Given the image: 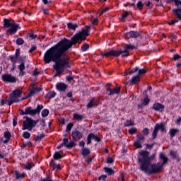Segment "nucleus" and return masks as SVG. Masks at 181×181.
<instances>
[{
  "label": "nucleus",
  "instance_id": "nucleus-1",
  "mask_svg": "<svg viewBox=\"0 0 181 181\" xmlns=\"http://www.w3.org/2000/svg\"><path fill=\"white\" fill-rule=\"evenodd\" d=\"M90 29L91 25H86L72 36L71 40L64 37L45 52L43 57L45 63L46 64H49L52 62L55 63L52 66L56 71L54 77H60L64 71L71 70L70 57L66 55V52L69 49H71L74 45H77V43L81 45L83 41L86 40L87 36H90Z\"/></svg>",
  "mask_w": 181,
  "mask_h": 181
},
{
  "label": "nucleus",
  "instance_id": "nucleus-2",
  "mask_svg": "<svg viewBox=\"0 0 181 181\" xmlns=\"http://www.w3.org/2000/svg\"><path fill=\"white\" fill-rule=\"evenodd\" d=\"M139 156L137 158L138 163L139 164V169L144 173H148L149 176L151 175H155V173H150L151 165L152 160H155L156 153H153L149 156V152L146 150H141L139 153Z\"/></svg>",
  "mask_w": 181,
  "mask_h": 181
},
{
  "label": "nucleus",
  "instance_id": "nucleus-3",
  "mask_svg": "<svg viewBox=\"0 0 181 181\" xmlns=\"http://www.w3.org/2000/svg\"><path fill=\"white\" fill-rule=\"evenodd\" d=\"M136 49V47L132 44L125 45L124 49H111L107 52H101L100 56L102 57H128L129 56V51Z\"/></svg>",
  "mask_w": 181,
  "mask_h": 181
},
{
  "label": "nucleus",
  "instance_id": "nucleus-4",
  "mask_svg": "<svg viewBox=\"0 0 181 181\" xmlns=\"http://www.w3.org/2000/svg\"><path fill=\"white\" fill-rule=\"evenodd\" d=\"M159 158L161 160H163V163L160 162L157 163H152L151 165V170H149V173H155V175H158V173H160L162 172V169L164 165L168 163V160L169 158L165 156L163 153H160Z\"/></svg>",
  "mask_w": 181,
  "mask_h": 181
},
{
  "label": "nucleus",
  "instance_id": "nucleus-5",
  "mask_svg": "<svg viewBox=\"0 0 181 181\" xmlns=\"http://www.w3.org/2000/svg\"><path fill=\"white\" fill-rule=\"evenodd\" d=\"M43 108V105L40 104L37 105L35 109H33L32 107L28 106L25 109V110H20V115H30L31 117H35V115H37V114L39 115V114H40V112Z\"/></svg>",
  "mask_w": 181,
  "mask_h": 181
},
{
  "label": "nucleus",
  "instance_id": "nucleus-6",
  "mask_svg": "<svg viewBox=\"0 0 181 181\" xmlns=\"http://www.w3.org/2000/svg\"><path fill=\"white\" fill-rule=\"evenodd\" d=\"M174 2L177 8H174L172 10L174 16L178 19V21H181V1L180 0H167V4H172Z\"/></svg>",
  "mask_w": 181,
  "mask_h": 181
},
{
  "label": "nucleus",
  "instance_id": "nucleus-7",
  "mask_svg": "<svg viewBox=\"0 0 181 181\" xmlns=\"http://www.w3.org/2000/svg\"><path fill=\"white\" fill-rule=\"evenodd\" d=\"M25 118V121L23 122L22 129L23 131H25V129H28V131H32L33 128H35V124L33 119L29 117H24Z\"/></svg>",
  "mask_w": 181,
  "mask_h": 181
},
{
  "label": "nucleus",
  "instance_id": "nucleus-8",
  "mask_svg": "<svg viewBox=\"0 0 181 181\" xmlns=\"http://www.w3.org/2000/svg\"><path fill=\"white\" fill-rule=\"evenodd\" d=\"M1 80L4 83H16L18 81V78H16L15 76H12V74H4L1 75Z\"/></svg>",
  "mask_w": 181,
  "mask_h": 181
},
{
  "label": "nucleus",
  "instance_id": "nucleus-9",
  "mask_svg": "<svg viewBox=\"0 0 181 181\" xmlns=\"http://www.w3.org/2000/svg\"><path fill=\"white\" fill-rule=\"evenodd\" d=\"M13 177L14 180H23L26 177V173H21V171L16 170L12 171Z\"/></svg>",
  "mask_w": 181,
  "mask_h": 181
},
{
  "label": "nucleus",
  "instance_id": "nucleus-10",
  "mask_svg": "<svg viewBox=\"0 0 181 181\" xmlns=\"http://www.w3.org/2000/svg\"><path fill=\"white\" fill-rule=\"evenodd\" d=\"M93 139L95 141V142H101V138L100 136L94 134L93 133H90L86 138V145H91Z\"/></svg>",
  "mask_w": 181,
  "mask_h": 181
},
{
  "label": "nucleus",
  "instance_id": "nucleus-11",
  "mask_svg": "<svg viewBox=\"0 0 181 181\" xmlns=\"http://www.w3.org/2000/svg\"><path fill=\"white\" fill-rule=\"evenodd\" d=\"M18 29H21L19 24L13 23V25H11L7 30L6 33H8V35H11L12 36L17 33Z\"/></svg>",
  "mask_w": 181,
  "mask_h": 181
},
{
  "label": "nucleus",
  "instance_id": "nucleus-12",
  "mask_svg": "<svg viewBox=\"0 0 181 181\" xmlns=\"http://www.w3.org/2000/svg\"><path fill=\"white\" fill-rule=\"evenodd\" d=\"M144 139H145V136H144V135H137V138L134 142V146L136 149H141V148H142V141H144Z\"/></svg>",
  "mask_w": 181,
  "mask_h": 181
},
{
  "label": "nucleus",
  "instance_id": "nucleus-13",
  "mask_svg": "<svg viewBox=\"0 0 181 181\" xmlns=\"http://www.w3.org/2000/svg\"><path fill=\"white\" fill-rule=\"evenodd\" d=\"M71 136L73 141L75 142H78L81 138H83V133L80 131L75 129L74 132H71Z\"/></svg>",
  "mask_w": 181,
  "mask_h": 181
},
{
  "label": "nucleus",
  "instance_id": "nucleus-14",
  "mask_svg": "<svg viewBox=\"0 0 181 181\" xmlns=\"http://www.w3.org/2000/svg\"><path fill=\"white\" fill-rule=\"evenodd\" d=\"M19 56H21V49H16L14 54L8 56V59L12 64H16V62H18V57H19Z\"/></svg>",
  "mask_w": 181,
  "mask_h": 181
},
{
  "label": "nucleus",
  "instance_id": "nucleus-15",
  "mask_svg": "<svg viewBox=\"0 0 181 181\" xmlns=\"http://www.w3.org/2000/svg\"><path fill=\"white\" fill-rule=\"evenodd\" d=\"M106 91H109L108 95H114V94H119L121 93V88H111V83H107Z\"/></svg>",
  "mask_w": 181,
  "mask_h": 181
},
{
  "label": "nucleus",
  "instance_id": "nucleus-16",
  "mask_svg": "<svg viewBox=\"0 0 181 181\" xmlns=\"http://www.w3.org/2000/svg\"><path fill=\"white\" fill-rule=\"evenodd\" d=\"M139 36H141L139 32L134 30H131L125 35L127 39H136V37H139Z\"/></svg>",
  "mask_w": 181,
  "mask_h": 181
},
{
  "label": "nucleus",
  "instance_id": "nucleus-17",
  "mask_svg": "<svg viewBox=\"0 0 181 181\" xmlns=\"http://www.w3.org/2000/svg\"><path fill=\"white\" fill-rule=\"evenodd\" d=\"M152 110H154V111H158V112H163L165 110V105L160 103H156L153 105Z\"/></svg>",
  "mask_w": 181,
  "mask_h": 181
},
{
  "label": "nucleus",
  "instance_id": "nucleus-18",
  "mask_svg": "<svg viewBox=\"0 0 181 181\" xmlns=\"http://www.w3.org/2000/svg\"><path fill=\"white\" fill-rule=\"evenodd\" d=\"M18 69L20 71L18 76L20 77H23L25 74H26V67L25 66V62L23 60L21 61V63L18 65Z\"/></svg>",
  "mask_w": 181,
  "mask_h": 181
},
{
  "label": "nucleus",
  "instance_id": "nucleus-19",
  "mask_svg": "<svg viewBox=\"0 0 181 181\" xmlns=\"http://www.w3.org/2000/svg\"><path fill=\"white\" fill-rule=\"evenodd\" d=\"M56 88L58 91H62L64 93L67 90V85L63 82H58L56 84Z\"/></svg>",
  "mask_w": 181,
  "mask_h": 181
},
{
  "label": "nucleus",
  "instance_id": "nucleus-20",
  "mask_svg": "<svg viewBox=\"0 0 181 181\" xmlns=\"http://www.w3.org/2000/svg\"><path fill=\"white\" fill-rule=\"evenodd\" d=\"M148 90H146L144 91V95H145V98L141 100V104L144 107H146L151 103V99L148 97Z\"/></svg>",
  "mask_w": 181,
  "mask_h": 181
},
{
  "label": "nucleus",
  "instance_id": "nucleus-21",
  "mask_svg": "<svg viewBox=\"0 0 181 181\" xmlns=\"http://www.w3.org/2000/svg\"><path fill=\"white\" fill-rule=\"evenodd\" d=\"M73 119L74 121H78V122H81L84 119V117L78 113L73 114Z\"/></svg>",
  "mask_w": 181,
  "mask_h": 181
},
{
  "label": "nucleus",
  "instance_id": "nucleus-22",
  "mask_svg": "<svg viewBox=\"0 0 181 181\" xmlns=\"http://www.w3.org/2000/svg\"><path fill=\"white\" fill-rule=\"evenodd\" d=\"M91 153V151L88 148H81V155L83 156V158H86V156H88Z\"/></svg>",
  "mask_w": 181,
  "mask_h": 181
},
{
  "label": "nucleus",
  "instance_id": "nucleus-23",
  "mask_svg": "<svg viewBox=\"0 0 181 181\" xmlns=\"http://www.w3.org/2000/svg\"><path fill=\"white\" fill-rule=\"evenodd\" d=\"M49 165L51 168H52V170H54V169H57L58 170H62V166H60V164H56L54 163V160H52L49 163Z\"/></svg>",
  "mask_w": 181,
  "mask_h": 181
},
{
  "label": "nucleus",
  "instance_id": "nucleus-24",
  "mask_svg": "<svg viewBox=\"0 0 181 181\" xmlns=\"http://www.w3.org/2000/svg\"><path fill=\"white\" fill-rule=\"evenodd\" d=\"M170 156L172 158V159H177L178 162L180 159V157H179V154H177V151H175L173 150L170 151Z\"/></svg>",
  "mask_w": 181,
  "mask_h": 181
},
{
  "label": "nucleus",
  "instance_id": "nucleus-25",
  "mask_svg": "<svg viewBox=\"0 0 181 181\" xmlns=\"http://www.w3.org/2000/svg\"><path fill=\"white\" fill-rule=\"evenodd\" d=\"M103 170L105 172V173H107L108 176H111L112 175L115 174V171L111 168L104 167Z\"/></svg>",
  "mask_w": 181,
  "mask_h": 181
},
{
  "label": "nucleus",
  "instance_id": "nucleus-26",
  "mask_svg": "<svg viewBox=\"0 0 181 181\" xmlns=\"http://www.w3.org/2000/svg\"><path fill=\"white\" fill-rule=\"evenodd\" d=\"M179 132V129H170L169 130V135H170V138H171V139L173 138H175V136Z\"/></svg>",
  "mask_w": 181,
  "mask_h": 181
},
{
  "label": "nucleus",
  "instance_id": "nucleus-27",
  "mask_svg": "<svg viewBox=\"0 0 181 181\" xmlns=\"http://www.w3.org/2000/svg\"><path fill=\"white\" fill-rule=\"evenodd\" d=\"M57 95V93L54 91L48 92L45 96V98H49V100H52V98H54Z\"/></svg>",
  "mask_w": 181,
  "mask_h": 181
},
{
  "label": "nucleus",
  "instance_id": "nucleus-28",
  "mask_svg": "<svg viewBox=\"0 0 181 181\" xmlns=\"http://www.w3.org/2000/svg\"><path fill=\"white\" fill-rule=\"evenodd\" d=\"M4 28H9L10 26H11L13 25L12 23H11V20L8 19V18H4Z\"/></svg>",
  "mask_w": 181,
  "mask_h": 181
},
{
  "label": "nucleus",
  "instance_id": "nucleus-29",
  "mask_svg": "<svg viewBox=\"0 0 181 181\" xmlns=\"http://www.w3.org/2000/svg\"><path fill=\"white\" fill-rule=\"evenodd\" d=\"M77 144H76V141L74 140L71 141V142L66 143L65 146L67 149H72V148H74Z\"/></svg>",
  "mask_w": 181,
  "mask_h": 181
},
{
  "label": "nucleus",
  "instance_id": "nucleus-30",
  "mask_svg": "<svg viewBox=\"0 0 181 181\" xmlns=\"http://www.w3.org/2000/svg\"><path fill=\"white\" fill-rule=\"evenodd\" d=\"M139 70V67L136 66L135 68H133L131 71H126L124 73V76H128L129 74H134V73H136Z\"/></svg>",
  "mask_w": 181,
  "mask_h": 181
},
{
  "label": "nucleus",
  "instance_id": "nucleus-31",
  "mask_svg": "<svg viewBox=\"0 0 181 181\" xmlns=\"http://www.w3.org/2000/svg\"><path fill=\"white\" fill-rule=\"evenodd\" d=\"M139 81H141V78L139 77V75L133 76L131 80L132 84H136V83H139Z\"/></svg>",
  "mask_w": 181,
  "mask_h": 181
},
{
  "label": "nucleus",
  "instance_id": "nucleus-32",
  "mask_svg": "<svg viewBox=\"0 0 181 181\" xmlns=\"http://www.w3.org/2000/svg\"><path fill=\"white\" fill-rule=\"evenodd\" d=\"M53 158L55 160H59V159H63V156L62 154H60V152L55 151V153L53 155Z\"/></svg>",
  "mask_w": 181,
  "mask_h": 181
},
{
  "label": "nucleus",
  "instance_id": "nucleus-33",
  "mask_svg": "<svg viewBox=\"0 0 181 181\" xmlns=\"http://www.w3.org/2000/svg\"><path fill=\"white\" fill-rule=\"evenodd\" d=\"M156 126H157V128H158V130H160L161 132H165L166 127H165V124H163V122H160V124L157 123Z\"/></svg>",
  "mask_w": 181,
  "mask_h": 181
},
{
  "label": "nucleus",
  "instance_id": "nucleus-34",
  "mask_svg": "<svg viewBox=\"0 0 181 181\" xmlns=\"http://www.w3.org/2000/svg\"><path fill=\"white\" fill-rule=\"evenodd\" d=\"M45 137H46V134H42L40 136L34 135V141H35V142H39L40 141H42L43 138H45Z\"/></svg>",
  "mask_w": 181,
  "mask_h": 181
},
{
  "label": "nucleus",
  "instance_id": "nucleus-35",
  "mask_svg": "<svg viewBox=\"0 0 181 181\" xmlns=\"http://www.w3.org/2000/svg\"><path fill=\"white\" fill-rule=\"evenodd\" d=\"M66 144H69V139L67 138L63 139V142L60 145L57 146V149H62L63 146H66Z\"/></svg>",
  "mask_w": 181,
  "mask_h": 181
},
{
  "label": "nucleus",
  "instance_id": "nucleus-36",
  "mask_svg": "<svg viewBox=\"0 0 181 181\" xmlns=\"http://www.w3.org/2000/svg\"><path fill=\"white\" fill-rule=\"evenodd\" d=\"M11 94H13V95H14V94H15V96L19 98V97H21V95H22V90L16 89V90H13Z\"/></svg>",
  "mask_w": 181,
  "mask_h": 181
},
{
  "label": "nucleus",
  "instance_id": "nucleus-37",
  "mask_svg": "<svg viewBox=\"0 0 181 181\" xmlns=\"http://www.w3.org/2000/svg\"><path fill=\"white\" fill-rule=\"evenodd\" d=\"M67 28H68V29H71V30H76V28H78V25L77 24H73L71 23H68Z\"/></svg>",
  "mask_w": 181,
  "mask_h": 181
},
{
  "label": "nucleus",
  "instance_id": "nucleus-38",
  "mask_svg": "<svg viewBox=\"0 0 181 181\" xmlns=\"http://www.w3.org/2000/svg\"><path fill=\"white\" fill-rule=\"evenodd\" d=\"M134 125H135V123L131 119H127L124 123V127H134Z\"/></svg>",
  "mask_w": 181,
  "mask_h": 181
},
{
  "label": "nucleus",
  "instance_id": "nucleus-39",
  "mask_svg": "<svg viewBox=\"0 0 181 181\" xmlns=\"http://www.w3.org/2000/svg\"><path fill=\"white\" fill-rule=\"evenodd\" d=\"M74 126V124L72 122H70L66 125V134H70V132H71V129Z\"/></svg>",
  "mask_w": 181,
  "mask_h": 181
},
{
  "label": "nucleus",
  "instance_id": "nucleus-40",
  "mask_svg": "<svg viewBox=\"0 0 181 181\" xmlns=\"http://www.w3.org/2000/svg\"><path fill=\"white\" fill-rule=\"evenodd\" d=\"M9 98H10V100L11 101H14V103H19V101H21L19 99H18V98H17L16 95H15V93L14 95H13L12 93L10 94L9 95Z\"/></svg>",
  "mask_w": 181,
  "mask_h": 181
},
{
  "label": "nucleus",
  "instance_id": "nucleus-41",
  "mask_svg": "<svg viewBox=\"0 0 181 181\" xmlns=\"http://www.w3.org/2000/svg\"><path fill=\"white\" fill-rule=\"evenodd\" d=\"M90 49V45L87 43H83V45L81 47V49L82 52H87Z\"/></svg>",
  "mask_w": 181,
  "mask_h": 181
},
{
  "label": "nucleus",
  "instance_id": "nucleus-42",
  "mask_svg": "<svg viewBox=\"0 0 181 181\" xmlns=\"http://www.w3.org/2000/svg\"><path fill=\"white\" fill-rule=\"evenodd\" d=\"M41 115L42 118H46L49 115V109H44L41 112Z\"/></svg>",
  "mask_w": 181,
  "mask_h": 181
},
{
  "label": "nucleus",
  "instance_id": "nucleus-43",
  "mask_svg": "<svg viewBox=\"0 0 181 181\" xmlns=\"http://www.w3.org/2000/svg\"><path fill=\"white\" fill-rule=\"evenodd\" d=\"M129 13H131V11H124L123 13L122 14V21H124L126 18H128V16H129Z\"/></svg>",
  "mask_w": 181,
  "mask_h": 181
},
{
  "label": "nucleus",
  "instance_id": "nucleus-44",
  "mask_svg": "<svg viewBox=\"0 0 181 181\" xmlns=\"http://www.w3.org/2000/svg\"><path fill=\"white\" fill-rule=\"evenodd\" d=\"M35 94H36V90L35 89V88H33L30 90V93L27 95V98H30V97H33V95Z\"/></svg>",
  "mask_w": 181,
  "mask_h": 181
},
{
  "label": "nucleus",
  "instance_id": "nucleus-45",
  "mask_svg": "<svg viewBox=\"0 0 181 181\" xmlns=\"http://www.w3.org/2000/svg\"><path fill=\"white\" fill-rule=\"evenodd\" d=\"M87 108H93L94 105V98L91 99L86 105Z\"/></svg>",
  "mask_w": 181,
  "mask_h": 181
},
{
  "label": "nucleus",
  "instance_id": "nucleus-46",
  "mask_svg": "<svg viewBox=\"0 0 181 181\" xmlns=\"http://www.w3.org/2000/svg\"><path fill=\"white\" fill-rule=\"evenodd\" d=\"M138 74L139 76H142L144 74H146V73H147L148 70L145 69H140L139 68V70H138Z\"/></svg>",
  "mask_w": 181,
  "mask_h": 181
},
{
  "label": "nucleus",
  "instance_id": "nucleus-47",
  "mask_svg": "<svg viewBox=\"0 0 181 181\" xmlns=\"http://www.w3.org/2000/svg\"><path fill=\"white\" fill-rule=\"evenodd\" d=\"M23 43H25V40H23L21 37L17 38V40H16V45H18V46H22V45H23Z\"/></svg>",
  "mask_w": 181,
  "mask_h": 181
},
{
  "label": "nucleus",
  "instance_id": "nucleus-48",
  "mask_svg": "<svg viewBox=\"0 0 181 181\" xmlns=\"http://www.w3.org/2000/svg\"><path fill=\"white\" fill-rule=\"evenodd\" d=\"M136 7L139 11H142V9H144V4H142V1H138L136 4Z\"/></svg>",
  "mask_w": 181,
  "mask_h": 181
},
{
  "label": "nucleus",
  "instance_id": "nucleus-49",
  "mask_svg": "<svg viewBox=\"0 0 181 181\" xmlns=\"http://www.w3.org/2000/svg\"><path fill=\"white\" fill-rule=\"evenodd\" d=\"M137 132H138V129L135 127H133L129 129V135H134Z\"/></svg>",
  "mask_w": 181,
  "mask_h": 181
},
{
  "label": "nucleus",
  "instance_id": "nucleus-50",
  "mask_svg": "<svg viewBox=\"0 0 181 181\" xmlns=\"http://www.w3.org/2000/svg\"><path fill=\"white\" fill-rule=\"evenodd\" d=\"M4 138H6V139L11 140V136H12V135L11 134V132H4Z\"/></svg>",
  "mask_w": 181,
  "mask_h": 181
},
{
  "label": "nucleus",
  "instance_id": "nucleus-51",
  "mask_svg": "<svg viewBox=\"0 0 181 181\" xmlns=\"http://www.w3.org/2000/svg\"><path fill=\"white\" fill-rule=\"evenodd\" d=\"M23 136L25 139H29V138H30V133L28 132H24L23 133Z\"/></svg>",
  "mask_w": 181,
  "mask_h": 181
},
{
  "label": "nucleus",
  "instance_id": "nucleus-52",
  "mask_svg": "<svg viewBox=\"0 0 181 181\" xmlns=\"http://www.w3.org/2000/svg\"><path fill=\"white\" fill-rule=\"evenodd\" d=\"M142 134L145 136H148V135H149V129H148V127H146L142 130Z\"/></svg>",
  "mask_w": 181,
  "mask_h": 181
},
{
  "label": "nucleus",
  "instance_id": "nucleus-53",
  "mask_svg": "<svg viewBox=\"0 0 181 181\" xmlns=\"http://www.w3.org/2000/svg\"><path fill=\"white\" fill-rule=\"evenodd\" d=\"M177 22H179L177 20H171L170 21L168 22V25L170 26H173V25H175V23H177Z\"/></svg>",
  "mask_w": 181,
  "mask_h": 181
},
{
  "label": "nucleus",
  "instance_id": "nucleus-54",
  "mask_svg": "<svg viewBox=\"0 0 181 181\" xmlns=\"http://www.w3.org/2000/svg\"><path fill=\"white\" fill-rule=\"evenodd\" d=\"M32 168L33 166H32V164L30 163H28L24 165V169H25L26 170H30Z\"/></svg>",
  "mask_w": 181,
  "mask_h": 181
},
{
  "label": "nucleus",
  "instance_id": "nucleus-55",
  "mask_svg": "<svg viewBox=\"0 0 181 181\" xmlns=\"http://www.w3.org/2000/svg\"><path fill=\"white\" fill-rule=\"evenodd\" d=\"M115 160L114 158H111V157H107V160H106V163H114Z\"/></svg>",
  "mask_w": 181,
  "mask_h": 181
},
{
  "label": "nucleus",
  "instance_id": "nucleus-56",
  "mask_svg": "<svg viewBox=\"0 0 181 181\" xmlns=\"http://www.w3.org/2000/svg\"><path fill=\"white\" fill-rule=\"evenodd\" d=\"M105 179H107V175H100L98 178V180L99 181H105Z\"/></svg>",
  "mask_w": 181,
  "mask_h": 181
},
{
  "label": "nucleus",
  "instance_id": "nucleus-57",
  "mask_svg": "<svg viewBox=\"0 0 181 181\" xmlns=\"http://www.w3.org/2000/svg\"><path fill=\"white\" fill-rule=\"evenodd\" d=\"M37 49V47L36 45H32L31 48L28 50V53H32L35 52Z\"/></svg>",
  "mask_w": 181,
  "mask_h": 181
},
{
  "label": "nucleus",
  "instance_id": "nucleus-58",
  "mask_svg": "<svg viewBox=\"0 0 181 181\" xmlns=\"http://www.w3.org/2000/svg\"><path fill=\"white\" fill-rule=\"evenodd\" d=\"M180 58L181 57L179 55V54H175L173 57V59L175 62H176V60H179Z\"/></svg>",
  "mask_w": 181,
  "mask_h": 181
},
{
  "label": "nucleus",
  "instance_id": "nucleus-59",
  "mask_svg": "<svg viewBox=\"0 0 181 181\" xmlns=\"http://www.w3.org/2000/svg\"><path fill=\"white\" fill-rule=\"evenodd\" d=\"M155 146V143H153L151 144H146V149H152L153 146Z\"/></svg>",
  "mask_w": 181,
  "mask_h": 181
},
{
  "label": "nucleus",
  "instance_id": "nucleus-60",
  "mask_svg": "<svg viewBox=\"0 0 181 181\" xmlns=\"http://www.w3.org/2000/svg\"><path fill=\"white\" fill-rule=\"evenodd\" d=\"M6 104H7V105L11 107V105H12V104H15V101H12L11 99L7 100H6Z\"/></svg>",
  "mask_w": 181,
  "mask_h": 181
},
{
  "label": "nucleus",
  "instance_id": "nucleus-61",
  "mask_svg": "<svg viewBox=\"0 0 181 181\" xmlns=\"http://www.w3.org/2000/svg\"><path fill=\"white\" fill-rule=\"evenodd\" d=\"M18 125V117H14L13 119V127H16Z\"/></svg>",
  "mask_w": 181,
  "mask_h": 181
},
{
  "label": "nucleus",
  "instance_id": "nucleus-62",
  "mask_svg": "<svg viewBox=\"0 0 181 181\" xmlns=\"http://www.w3.org/2000/svg\"><path fill=\"white\" fill-rule=\"evenodd\" d=\"M40 181H53L49 176L46 177H41Z\"/></svg>",
  "mask_w": 181,
  "mask_h": 181
},
{
  "label": "nucleus",
  "instance_id": "nucleus-63",
  "mask_svg": "<svg viewBox=\"0 0 181 181\" xmlns=\"http://www.w3.org/2000/svg\"><path fill=\"white\" fill-rule=\"evenodd\" d=\"M29 37H30V39L33 40V39H36V37H37V35H35L33 33H29L28 34Z\"/></svg>",
  "mask_w": 181,
  "mask_h": 181
},
{
  "label": "nucleus",
  "instance_id": "nucleus-64",
  "mask_svg": "<svg viewBox=\"0 0 181 181\" xmlns=\"http://www.w3.org/2000/svg\"><path fill=\"white\" fill-rule=\"evenodd\" d=\"M40 74V71H37V69H35V70L33 71V76H39Z\"/></svg>",
  "mask_w": 181,
  "mask_h": 181
}]
</instances>
